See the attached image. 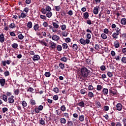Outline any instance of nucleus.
<instances>
[{
    "instance_id": "obj_56",
    "label": "nucleus",
    "mask_w": 126,
    "mask_h": 126,
    "mask_svg": "<svg viewBox=\"0 0 126 126\" xmlns=\"http://www.w3.org/2000/svg\"><path fill=\"white\" fill-rule=\"evenodd\" d=\"M39 123L40 125H42V126L45 125V121L43 120V119L41 118V120H39Z\"/></svg>"
},
{
    "instance_id": "obj_30",
    "label": "nucleus",
    "mask_w": 126,
    "mask_h": 126,
    "mask_svg": "<svg viewBox=\"0 0 126 126\" xmlns=\"http://www.w3.org/2000/svg\"><path fill=\"white\" fill-rule=\"evenodd\" d=\"M45 9L46 11L49 12V11H51V10H52V8L50 6L47 5V6H46Z\"/></svg>"
},
{
    "instance_id": "obj_28",
    "label": "nucleus",
    "mask_w": 126,
    "mask_h": 126,
    "mask_svg": "<svg viewBox=\"0 0 126 126\" xmlns=\"http://www.w3.org/2000/svg\"><path fill=\"white\" fill-rule=\"evenodd\" d=\"M84 16L85 17V19H88V17H89V14L88 12H86L84 13Z\"/></svg>"
},
{
    "instance_id": "obj_5",
    "label": "nucleus",
    "mask_w": 126,
    "mask_h": 126,
    "mask_svg": "<svg viewBox=\"0 0 126 126\" xmlns=\"http://www.w3.org/2000/svg\"><path fill=\"white\" fill-rule=\"evenodd\" d=\"M32 60L33 62H36V61H39L40 60V56L38 55H34L32 57Z\"/></svg>"
},
{
    "instance_id": "obj_31",
    "label": "nucleus",
    "mask_w": 126,
    "mask_h": 126,
    "mask_svg": "<svg viewBox=\"0 0 126 126\" xmlns=\"http://www.w3.org/2000/svg\"><path fill=\"white\" fill-rule=\"evenodd\" d=\"M15 27H16V26L15 25V24H14V23L10 24L9 25V28L11 29H13V28H15Z\"/></svg>"
},
{
    "instance_id": "obj_26",
    "label": "nucleus",
    "mask_w": 126,
    "mask_h": 126,
    "mask_svg": "<svg viewBox=\"0 0 126 126\" xmlns=\"http://www.w3.org/2000/svg\"><path fill=\"white\" fill-rule=\"evenodd\" d=\"M121 24H123V25H126V18H122L121 19Z\"/></svg>"
},
{
    "instance_id": "obj_12",
    "label": "nucleus",
    "mask_w": 126,
    "mask_h": 126,
    "mask_svg": "<svg viewBox=\"0 0 126 126\" xmlns=\"http://www.w3.org/2000/svg\"><path fill=\"white\" fill-rule=\"evenodd\" d=\"M61 124H63V125H65L66 124V120L65 118H62L60 119Z\"/></svg>"
},
{
    "instance_id": "obj_48",
    "label": "nucleus",
    "mask_w": 126,
    "mask_h": 126,
    "mask_svg": "<svg viewBox=\"0 0 126 126\" xmlns=\"http://www.w3.org/2000/svg\"><path fill=\"white\" fill-rule=\"evenodd\" d=\"M100 69L102 71H104L106 70V66L104 65H102L100 66Z\"/></svg>"
},
{
    "instance_id": "obj_63",
    "label": "nucleus",
    "mask_w": 126,
    "mask_h": 126,
    "mask_svg": "<svg viewBox=\"0 0 126 126\" xmlns=\"http://www.w3.org/2000/svg\"><path fill=\"white\" fill-rule=\"evenodd\" d=\"M4 74L5 76H8L9 75V71H6L4 72Z\"/></svg>"
},
{
    "instance_id": "obj_29",
    "label": "nucleus",
    "mask_w": 126,
    "mask_h": 126,
    "mask_svg": "<svg viewBox=\"0 0 126 126\" xmlns=\"http://www.w3.org/2000/svg\"><path fill=\"white\" fill-rule=\"evenodd\" d=\"M78 106H79L80 107H85V104L84 103V102L83 101H81L78 103Z\"/></svg>"
},
{
    "instance_id": "obj_3",
    "label": "nucleus",
    "mask_w": 126,
    "mask_h": 126,
    "mask_svg": "<svg viewBox=\"0 0 126 126\" xmlns=\"http://www.w3.org/2000/svg\"><path fill=\"white\" fill-rule=\"evenodd\" d=\"M50 48L52 50H55L57 48V44L55 42H51L50 43Z\"/></svg>"
},
{
    "instance_id": "obj_21",
    "label": "nucleus",
    "mask_w": 126,
    "mask_h": 126,
    "mask_svg": "<svg viewBox=\"0 0 126 126\" xmlns=\"http://www.w3.org/2000/svg\"><path fill=\"white\" fill-rule=\"evenodd\" d=\"M57 50L58 51V52H62V50H63V47H62V45H58L57 47H56Z\"/></svg>"
},
{
    "instance_id": "obj_25",
    "label": "nucleus",
    "mask_w": 126,
    "mask_h": 126,
    "mask_svg": "<svg viewBox=\"0 0 126 126\" xmlns=\"http://www.w3.org/2000/svg\"><path fill=\"white\" fill-rule=\"evenodd\" d=\"M79 121L80 122H84V116L83 115H81L79 117Z\"/></svg>"
},
{
    "instance_id": "obj_16",
    "label": "nucleus",
    "mask_w": 126,
    "mask_h": 126,
    "mask_svg": "<svg viewBox=\"0 0 126 126\" xmlns=\"http://www.w3.org/2000/svg\"><path fill=\"white\" fill-rule=\"evenodd\" d=\"M7 101L9 104H13L14 103V99L12 97H9Z\"/></svg>"
},
{
    "instance_id": "obj_50",
    "label": "nucleus",
    "mask_w": 126,
    "mask_h": 126,
    "mask_svg": "<svg viewBox=\"0 0 126 126\" xmlns=\"http://www.w3.org/2000/svg\"><path fill=\"white\" fill-rule=\"evenodd\" d=\"M121 62L123 63H126V57H123L121 59Z\"/></svg>"
},
{
    "instance_id": "obj_42",
    "label": "nucleus",
    "mask_w": 126,
    "mask_h": 126,
    "mask_svg": "<svg viewBox=\"0 0 126 126\" xmlns=\"http://www.w3.org/2000/svg\"><path fill=\"white\" fill-rule=\"evenodd\" d=\"M67 126H73V123L72 122V121H67Z\"/></svg>"
},
{
    "instance_id": "obj_44",
    "label": "nucleus",
    "mask_w": 126,
    "mask_h": 126,
    "mask_svg": "<svg viewBox=\"0 0 126 126\" xmlns=\"http://www.w3.org/2000/svg\"><path fill=\"white\" fill-rule=\"evenodd\" d=\"M18 38L19 40H23L24 39V36L21 33L18 35Z\"/></svg>"
},
{
    "instance_id": "obj_7",
    "label": "nucleus",
    "mask_w": 126,
    "mask_h": 126,
    "mask_svg": "<svg viewBox=\"0 0 126 126\" xmlns=\"http://www.w3.org/2000/svg\"><path fill=\"white\" fill-rule=\"evenodd\" d=\"M27 15H28V14L24 13V12H23L21 13L20 16H19V18H25Z\"/></svg>"
},
{
    "instance_id": "obj_14",
    "label": "nucleus",
    "mask_w": 126,
    "mask_h": 126,
    "mask_svg": "<svg viewBox=\"0 0 126 126\" xmlns=\"http://www.w3.org/2000/svg\"><path fill=\"white\" fill-rule=\"evenodd\" d=\"M102 93L105 95H107L108 93H109V91L108 90V89H105V88L103 89Z\"/></svg>"
},
{
    "instance_id": "obj_58",
    "label": "nucleus",
    "mask_w": 126,
    "mask_h": 126,
    "mask_svg": "<svg viewBox=\"0 0 126 126\" xmlns=\"http://www.w3.org/2000/svg\"><path fill=\"white\" fill-rule=\"evenodd\" d=\"M67 32H62V35L63 37H67Z\"/></svg>"
},
{
    "instance_id": "obj_49",
    "label": "nucleus",
    "mask_w": 126,
    "mask_h": 126,
    "mask_svg": "<svg viewBox=\"0 0 126 126\" xmlns=\"http://www.w3.org/2000/svg\"><path fill=\"white\" fill-rule=\"evenodd\" d=\"M40 18L44 20H46L47 19V17L45 15H40Z\"/></svg>"
},
{
    "instance_id": "obj_20",
    "label": "nucleus",
    "mask_w": 126,
    "mask_h": 126,
    "mask_svg": "<svg viewBox=\"0 0 126 126\" xmlns=\"http://www.w3.org/2000/svg\"><path fill=\"white\" fill-rule=\"evenodd\" d=\"M11 46L13 49L16 50V49H17V48H18V44L17 43H14L12 44Z\"/></svg>"
},
{
    "instance_id": "obj_1",
    "label": "nucleus",
    "mask_w": 126,
    "mask_h": 126,
    "mask_svg": "<svg viewBox=\"0 0 126 126\" xmlns=\"http://www.w3.org/2000/svg\"><path fill=\"white\" fill-rule=\"evenodd\" d=\"M81 78H86L89 75L90 70H88L86 67H82L81 69Z\"/></svg>"
},
{
    "instance_id": "obj_41",
    "label": "nucleus",
    "mask_w": 126,
    "mask_h": 126,
    "mask_svg": "<svg viewBox=\"0 0 126 126\" xmlns=\"http://www.w3.org/2000/svg\"><path fill=\"white\" fill-rule=\"evenodd\" d=\"M61 61H62V62H64V63H66L67 58H66L65 57H63L61 59Z\"/></svg>"
},
{
    "instance_id": "obj_64",
    "label": "nucleus",
    "mask_w": 126,
    "mask_h": 126,
    "mask_svg": "<svg viewBox=\"0 0 126 126\" xmlns=\"http://www.w3.org/2000/svg\"><path fill=\"white\" fill-rule=\"evenodd\" d=\"M86 37L87 39H91V34L90 33H87L86 35Z\"/></svg>"
},
{
    "instance_id": "obj_37",
    "label": "nucleus",
    "mask_w": 126,
    "mask_h": 126,
    "mask_svg": "<svg viewBox=\"0 0 126 126\" xmlns=\"http://www.w3.org/2000/svg\"><path fill=\"white\" fill-rule=\"evenodd\" d=\"M59 67H60V68H61V69H64V64H63V63H59Z\"/></svg>"
},
{
    "instance_id": "obj_62",
    "label": "nucleus",
    "mask_w": 126,
    "mask_h": 126,
    "mask_svg": "<svg viewBox=\"0 0 126 126\" xmlns=\"http://www.w3.org/2000/svg\"><path fill=\"white\" fill-rule=\"evenodd\" d=\"M99 48H100V45L99 44H95L94 46L95 50H99Z\"/></svg>"
},
{
    "instance_id": "obj_39",
    "label": "nucleus",
    "mask_w": 126,
    "mask_h": 126,
    "mask_svg": "<svg viewBox=\"0 0 126 126\" xmlns=\"http://www.w3.org/2000/svg\"><path fill=\"white\" fill-rule=\"evenodd\" d=\"M19 92H20V91L19 89L14 90V93L15 95H18V94H19Z\"/></svg>"
},
{
    "instance_id": "obj_17",
    "label": "nucleus",
    "mask_w": 126,
    "mask_h": 126,
    "mask_svg": "<svg viewBox=\"0 0 126 126\" xmlns=\"http://www.w3.org/2000/svg\"><path fill=\"white\" fill-rule=\"evenodd\" d=\"M46 16L48 18H51V17H52V16H53V13H52L51 11L46 12Z\"/></svg>"
},
{
    "instance_id": "obj_22",
    "label": "nucleus",
    "mask_w": 126,
    "mask_h": 126,
    "mask_svg": "<svg viewBox=\"0 0 126 126\" xmlns=\"http://www.w3.org/2000/svg\"><path fill=\"white\" fill-rule=\"evenodd\" d=\"M62 47L63 50H66L67 48H68V46L67 45V44L66 43H63L62 44Z\"/></svg>"
},
{
    "instance_id": "obj_47",
    "label": "nucleus",
    "mask_w": 126,
    "mask_h": 126,
    "mask_svg": "<svg viewBox=\"0 0 126 126\" xmlns=\"http://www.w3.org/2000/svg\"><path fill=\"white\" fill-rule=\"evenodd\" d=\"M61 110L63 112H64L65 110H66V108H65V106L64 105H62L61 107Z\"/></svg>"
},
{
    "instance_id": "obj_27",
    "label": "nucleus",
    "mask_w": 126,
    "mask_h": 126,
    "mask_svg": "<svg viewBox=\"0 0 126 126\" xmlns=\"http://www.w3.org/2000/svg\"><path fill=\"white\" fill-rule=\"evenodd\" d=\"M79 42L80 44H81L82 45H85V40L83 38L80 39Z\"/></svg>"
},
{
    "instance_id": "obj_46",
    "label": "nucleus",
    "mask_w": 126,
    "mask_h": 126,
    "mask_svg": "<svg viewBox=\"0 0 126 126\" xmlns=\"http://www.w3.org/2000/svg\"><path fill=\"white\" fill-rule=\"evenodd\" d=\"M101 38H102V39H104L105 40L107 39V35H106V34L105 33H102L101 35Z\"/></svg>"
},
{
    "instance_id": "obj_38",
    "label": "nucleus",
    "mask_w": 126,
    "mask_h": 126,
    "mask_svg": "<svg viewBox=\"0 0 126 126\" xmlns=\"http://www.w3.org/2000/svg\"><path fill=\"white\" fill-rule=\"evenodd\" d=\"M88 96L91 98H93V97H94V94H93V93L89 92L88 94Z\"/></svg>"
},
{
    "instance_id": "obj_19",
    "label": "nucleus",
    "mask_w": 126,
    "mask_h": 126,
    "mask_svg": "<svg viewBox=\"0 0 126 126\" xmlns=\"http://www.w3.org/2000/svg\"><path fill=\"white\" fill-rule=\"evenodd\" d=\"M110 94L112 96H117V91H110Z\"/></svg>"
},
{
    "instance_id": "obj_35",
    "label": "nucleus",
    "mask_w": 126,
    "mask_h": 126,
    "mask_svg": "<svg viewBox=\"0 0 126 126\" xmlns=\"http://www.w3.org/2000/svg\"><path fill=\"white\" fill-rule=\"evenodd\" d=\"M22 105L23 108H25V107H27V103L25 100L23 101L22 102Z\"/></svg>"
},
{
    "instance_id": "obj_45",
    "label": "nucleus",
    "mask_w": 126,
    "mask_h": 126,
    "mask_svg": "<svg viewBox=\"0 0 126 126\" xmlns=\"http://www.w3.org/2000/svg\"><path fill=\"white\" fill-rule=\"evenodd\" d=\"M23 12H26V13H28V12H29V8L25 7L23 11Z\"/></svg>"
},
{
    "instance_id": "obj_36",
    "label": "nucleus",
    "mask_w": 126,
    "mask_h": 126,
    "mask_svg": "<svg viewBox=\"0 0 126 126\" xmlns=\"http://www.w3.org/2000/svg\"><path fill=\"white\" fill-rule=\"evenodd\" d=\"M115 31L118 34H121V29H120V28L118 27L116 28Z\"/></svg>"
},
{
    "instance_id": "obj_52",
    "label": "nucleus",
    "mask_w": 126,
    "mask_h": 126,
    "mask_svg": "<svg viewBox=\"0 0 126 126\" xmlns=\"http://www.w3.org/2000/svg\"><path fill=\"white\" fill-rule=\"evenodd\" d=\"M2 113H5L8 111V109L6 107H4L2 109Z\"/></svg>"
},
{
    "instance_id": "obj_55",
    "label": "nucleus",
    "mask_w": 126,
    "mask_h": 126,
    "mask_svg": "<svg viewBox=\"0 0 126 126\" xmlns=\"http://www.w3.org/2000/svg\"><path fill=\"white\" fill-rule=\"evenodd\" d=\"M107 75L109 77H112L113 76V73L110 71L108 72L107 71Z\"/></svg>"
},
{
    "instance_id": "obj_43",
    "label": "nucleus",
    "mask_w": 126,
    "mask_h": 126,
    "mask_svg": "<svg viewBox=\"0 0 126 126\" xmlns=\"http://www.w3.org/2000/svg\"><path fill=\"white\" fill-rule=\"evenodd\" d=\"M41 12H42V14H46L47 13V10H46V8H42Z\"/></svg>"
},
{
    "instance_id": "obj_60",
    "label": "nucleus",
    "mask_w": 126,
    "mask_h": 126,
    "mask_svg": "<svg viewBox=\"0 0 126 126\" xmlns=\"http://www.w3.org/2000/svg\"><path fill=\"white\" fill-rule=\"evenodd\" d=\"M122 122L124 126H126V118H123Z\"/></svg>"
},
{
    "instance_id": "obj_13",
    "label": "nucleus",
    "mask_w": 126,
    "mask_h": 126,
    "mask_svg": "<svg viewBox=\"0 0 126 126\" xmlns=\"http://www.w3.org/2000/svg\"><path fill=\"white\" fill-rule=\"evenodd\" d=\"M114 45L115 48L117 49L118 48L120 47V43L118 41H115L114 43Z\"/></svg>"
},
{
    "instance_id": "obj_18",
    "label": "nucleus",
    "mask_w": 126,
    "mask_h": 126,
    "mask_svg": "<svg viewBox=\"0 0 126 126\" xmlns=\"http://www.w3.org/2000/svg\"><path fill=\"white\" fill-rule=\"evenodd\" d=\"M52 24H53L54 28H55V29H58V28H59V27H60V25H59V24H58L56 23L53 22Z\"/></svg>"
},
{
    "instance_id": "obj_57",
    "label": "nucleus",
    "mask_w": 126,
    "mask_h": 126,
    "mask_svg": "<svg viewBox=\"0 0 126 126\" xmlns=\"http://www.w3.org/2000/svg\"><path fill=\"white\" fill-rule=\"evenodd\" d=\"M53 91H54V92H55V93H59V88H54L53 89Z\"/></svg>"
},
{
    "instance_id": "obj_61",
    "label": "nucleus",
    "mask_w": 126,
    "mask_h": 126,
    "mask_svg": "<svg viewBox=\"0 0 126 126\" xmlns=\"http://www.w3.org/2000/svg\"><path fill=\"white\" fill-rule=\"evenodd\" d=\"M122 51L124 55H126V47L122 48Z\"/></svg>"
},
{
    "instance_id": "obj_6",
    "label": "nucleus",
    "mask_w": 126,
    "mask_h": 126,
    "mask_svg": "<svg viewBox=\"0 0 126 126\" xmlns=\"http://www.w3.org/2000/svg\"><path fill=\"white\" fill-rule=\"evenodd\" d=\"M38 42L40 43L41 45H42V46H45V47H48V43H46L45 42V40H38Z\"/></svg>"
},
{
    "instance_id": "obj_34",
    "label": "nucleus",
    "mask_w": 126,
    "mask_h": 126,
    "mask_svg": "<svg viewBox=\"0 0 126 126\" xmlns=\"http://www.w3.org/2000/svg\"><path fill=\"white\" fill-rule=\"evenodd\" d=\"M44 75L46 77H50L51 76V73L50 72H46Z\"/></svg>"
},
{
    "instance_id": "obj_23",
    "label": "nucleus",
    "mask_w": 126,
    "mask_h": 126,
    "mask_svg": "<svg viewBox=\"0 0 126 126\" xmlns=\"http://www.w3.org/2000/svg\"><path fill=\"white\" fill-rule=\"evenodd\" d=\"M72 48L74 51H77L78 49V46L76 44H74L72 45Z\"/></svg>"
},
{
    "instance_id": "obj_32",
    "label": "nucleus",
    "mask_w": 126,
    "mask_h": 126,
    "mask_svg": "<svg viewBox=\"0 0 126 126\" xmlns=\"http://www.w3.org/2000/svg\"><path fill=\"white\" fill-rule=\"evenodd\" d=\"M27 26L29 28H32L33 25L31 21H29L27 24Z\"/></svg>"
},
{
    "instance_id": "obj_11",
    "label": "nucleus",
    "mask_w": 126,
    "mask_h": 126,
    "mask_svg": "<svg viewBox=\"0 0 126 126\" xmlns=\"http://www.w3.org/2000/svg\"><path fill=\"white\" fill-rule=\"evenodd\" d=\"M99 12V8L97 6L94 7V14H98Z\"/></svg>"
},
{
    "instance_id": "obj_54",
    "label": "nucleus",
    "mask_w": 126,
    "mask_h": 126,
    "mask_svg": "<svg viewBox=\"0 0 126 126\" xmlns=\"http://www.w3.org/2000/svg\"><path fill=\"white\" fill-rule=\"evenodd\" d=\"M80 93L81 94H83V95H84V94H85V93H86V91H85L84 89H82L80 90Z\"/></svg>"
},
{
    "instance_id": "obj_10",
    "label": "nucleus",
    "mask_w": 126,
    "mask_h": 126,
    "mask_svg": "<svg viewBox=\"0 0 126 126\" xmlns=\"http://www.w3.org/2000/svg\"><path fill=\"white\" fill-rule=\"evenodd\" d=\"M52 40L54 41H59V40H60V36L57 35H54L52 36Z\"/></svg>"
},
{
    "instance_id": "obj_51",
    "label": "nucleus",
    "mask_w": 126,
    "mask_h": 126,
    "mask_svg": "<svg viewBox=\"0 0 126 126\" xmlns=\"http://www.w3.org/2000/svg\"><path fill=\"white\" fill-rule=\"evenodd\" d=\"M61 29H62V30H63V31H64V30H65V29H66V26L65 25H63L61 26Z\"/></svg>"
},
{
    "instance_id": "obj_33",
    "label": "nucleus",
    "mask_w": 126,
    "mask_h": 126,
    "mask_svg": "<svg viewBox=\"0 0 126 126\" xmlns=\"http://www.w3.org/2000/svg\"><path fill=\"white\" fill-rule=\"evenodd\" d=\"M102 89H103V87H102V85H98L97 86V88H96L97 90H98V91H100V90H102Z\"/></svg>"
},
{
    "instance_id": "obj_24",
    "label": "nucleus",
    "mask_w": 126,
    "mask_h": 126,
    "mask_svg": "<svg viewBox=\"0 0 126 126\" xmlns=\"http://www.w3.org/2000/svg\"><path fill=\"white\" fill-rule=\"evenodd\" d=\"M2 100H3L4 102H7L8 99H7V96L5 94L2 95Z\"/></svg>"
},
{
    "instance_id": "obj_15",
    "label": "nucleus",
    "mask_w": 126,
    "mask_h": 126,
    "mask_svg": "<svg viewBox=\"0 0 126 126\" xmlns=\"http://www.w3.org/2000/svg\"><path fill=\"white\" fill-rule=\"evenodd\" d=\"M120 34L117 33V32H114L112 35V37H113V38H114V39H118V35H119Z\"/></svg>"
},
{
    "instance_id": "obj_53",
    "label": "nucleus",
    "mask_w": 126,
    "mask_h": 126,
    "mask_svg": "<svg viewBox=\"0 0 126 126\" xmlns=\"http://www.w3.org/2000/svg\"><path fill=\"white\" fill-rule=\"evenodd\" d=\"M30 103L31 105H36V102L34 100L31 99Z\"/></svg>"
},
{
    "instance_id": "obj_40",
    "label": "nucleus",
    "mask_w": 126,
    "mask_h": 126,
    "mask_svg": "<svg viewBox=\"0 0 126 126\" xmlns=\"http://www.w3.org/2000/svg\"><path fill=\"white\" fill-rule=\"evenodd\" d=\"M54 8L56 9V11H60L61 10V6H55Z\"/></svg>"
},
{
    "instance_id": "obj_4",
    "label": "nucleus",
    "mask_w": 126,
    "mask_h": 126,
    "mask_svg": "<svg viewBox=\"0 0 126 126\" xmlns=\"http://www.w3.org/2000/svg\"><path fill=\"white\" fill-rule=\"evenodd\" d=\"M4 40L5 38H4V34L3 33H1L0 34V42L2 44V43L4 42Z\"/></svg>"
},
{
    "instance_id": "obj_2",
    "label": "nucleus",
    "mask_w": 126,
    "mask_h": 126,
    "mask_svg": "<svg viewBox=\"0 0 126 126\" xmlns=\"http://www.w3.org/2000/svg\"><path fill=\"white\" fill-rule=\"evenodd\" d=\"M116 109L117 111H122L123 109V105L120 103H117L116 105Z\"/></svg>"
},
{
    "instance_id": "obj_8",
    "label": "nucleus",
    "mask_w": 126,
    "mask_h": 126,
    "mask_svg": "<svg viewBox=\"0 0 126 126\" xmlns=\"http://www.w3.org/2000/svg\"><path fill=\"white\" fill-rule=\"evenodd\" d=\"M0 84L1 86H2V87H3V86H4V85L5 84V79H0Z\"/></svg>"
},
{
    "instance_id": "obj_9",
    "label": "nucleus",
    "mask_w": 126,
    "mask_h": 126,
    "mask_svg": "<svg viewBox=\"0 0 126 126\" xmlns=\"http://www.w3.org/2000/svg\"><path fill=\"white\" fill-rule=\"evenodd\" d=\"M39 28H40V26L38 24H36L33 26V30L35 32L39 31Z\"/></svg>"
},
{
    "instance_id": "obj_59",
    "label": "nucleus",
    "mask_w": 126,
    "mask_h": 126,
    "mask_svg": "<svg viewBox=\"0 0 126 126\" xmlns=\"http://www.w3.org/2000/svg\"><path fill=\"white\" fill-rule=\"evenodd\" d=\"M93 89H94V88L93 87V85H89L88 86V90L91 91L93 90Z\"/></svg>"
}]
</instances>
